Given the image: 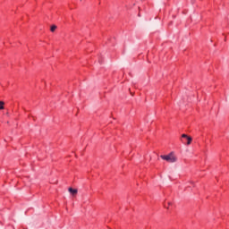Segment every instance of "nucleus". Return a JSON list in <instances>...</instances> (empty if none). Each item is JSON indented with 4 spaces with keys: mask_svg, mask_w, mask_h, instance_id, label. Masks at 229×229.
I'll return each mask as SVG.
<instances>
[{
    "mask_svg": "<svg viewBox=\"0 0 229 229\" xmlns=\"http://www.w3.org/2000/svg\"><path fill=\"white\" fill-rule=\"evenodd\" d=\"M182 138L187 139V146H190L191 142H192V138L188 136L187 134H182Z\"/></svg>",
    "mask_w": 229,
    "mask_h": 229,
    "instance_id": "nucleus-2",
    "label": "nucleus"
},
{
    "mask_svg": "<svg viewBox=\"0 0 229 229\" xmlns=\"http://www.w3.org/2000/svg\"><path fill=\"white\" fill-rule=\"evenodd\" d=\"M160 158H162V160L169 162V164H174V162L178 160V157H176V156H174V153L173 152L168 155H161Z\"/></svg>",
    "mask_w": 229,
    "mask_h": 229,
    "instance_id": "nucleus-1",
    "label": "nucleus"
},
{
    "mask_svg": "<svg viewBox=\"0 0 229 229\" xmlns=\"http://www.w3.org/2000/svg\"><path fill=\"white\" fill-rule=\"evenodd\" d=\"M0 110H4V102L0 101Z\"/></svg>",
    "mask_w": 229,
    "mask_h": 229,
    "instance_id": "nucleus-5",
    "label": "nucleus"
},
{
    "mask_svg": "<svg viewBox=\"0 0 229 229\" xmlns=\"http://www.w3.org/2000/svg\"><path fill=\"white\" fill-rule=\"evenodd\" d=\"M56 25H52L51 28H50V30L52 31V33H54V31L56 30Z\"/></svg>",
    "mask_w": 229,
    "mask_h": 229,
    "instance_id": "nucleus-4",
    "label": "nucleus"
},
{
    "mask_svg": "<svg viewBox=\"0 0 229 229\" xmlns=\"http://www.w3.org/2000/svg\"><path fill=\"white\" fill-rule=\"evenodd\" d=\"M68 191H69L70 194H72V196H76L78 194V190L77 189L69 188Z\"/></svg>",
    "mask_w": 229,
    "mask_h": 229,
    "instance_id": "nucleus-3",
    "label": "nucleus"
}]
</instances>
